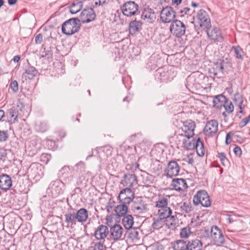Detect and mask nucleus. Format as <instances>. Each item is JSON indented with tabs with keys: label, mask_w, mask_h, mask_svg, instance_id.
<instances>
[{
	"label": "nucleus",
	"mask_w": 250,
	"mask_h": 250,
	"mask_svg": "<svg viewBox=\"0 0 250 250\" xmlns=\"http://www.w3.org/2000/svg\"><path fill=\"white\" fill-rule=\"evenodd\" d=\"M106 247L104 242L100 241L96 243L92 247V250H103Z\"/></svg>",
	"instance_id": "ea45409f"
},
{
	"label": "nucleus",
	"mask_w": 250,
	"mask_h": 250,
	"mask_svg": "<svg viewBox=\"0 0 250 250\" xmlns=\"http://www.w3.org/2000/svg\"><path fill=\"white\" fill-rule=\"evenodd\" d=\"M186 26L181 21L176 20L171 23L170 26V32L176 37H181L185 34Z\"/></svg>",
	"instance_id": "20e7f679"
},
{
	"label": "nucleus",
	"mask_w": 250,
	"mask_h": 250,
	"mask_svg": "<svg viewBox=\"0 0 250 250\" xmlns=\"http://www.w3.org/2000/svg\"><path fill=\"white\" fill-rule=\"evenodd\" d=\"M195 128V124L193 121L191 120L185 121L183 123V126L182 127V131L183 132L179 135L181 136H185L187 138L189 139L194 135Z\"/></svg>",
	"instance_id": "423d86ee"
},
{
	"label": "nucleus",
	"mask_w": 250,
	"mask_h": 250,
	"mask_svg": "<svg viewBox=\"0 0 250 250\" xmlns=\"http://www.w3.org/2000/svg\"><path fill=\"white\" fill-rule=\"evenodd\" d=\"M224 63L222 62H217L214 64L212 69L210 70V75L217 78H220L223 74Z\"/></svg>",
	"instance_id": "412c9836"
},
{
	"label": "nucleus",
	"mask_w": 250,
	"mask_h": 250,
	"mask_svg": "<svg viewBox=\"0 0 250 250\" xmlns=\"http://www.w3.org/2000/svg\"><path fill=\"white\" fill-rule=\"evenodd\" d=\"M211 237L217 246H220L225 241L224 236L221 230L217 227L213 226L210 230Z\"/></svg>",
	"instance_id": "9d476101"
},
{
	"label": "nucleus",
	"mask_w": 250,
	"mask_h": 250,
	"mask_svg": "<svg viewBox=\"0 0 250 250\" xmlns=\"http://www.w3.org/2000/svg\"><path fill=\"white\" fill-rule=\"evenodd\" d=\"M185 160L191 165H193L194 162V159L192 158L189 157H187L186 158H185Z\"/></svg>",
	"instance_id": "5fc2aeb1"
},
{
	"label": "nucleus",
	"mask_w": 250,
	"mask_h": 250,
	"mask_svg": "<svg viewBox=\"0 0 250 250\" xmlns=\"http://www.w3.org/2000/svg\"><path fill=\"white\" fill-rule=\"evenodd\" d=\"M96 15L93 9L92 8H87L83 10L79 20L83 23H88L93 21Z\"/></svg>",
	"instance_id": "ddd939ff"
},
{
	"label": "nucleus",
	"mask_w": 250,
	"mask_h": 250,
	"mask_svg": "<svg viewBox=\"0 0 250 250\" xmlns=\"http://www.w3.org/2000/svg\"><path fill=\"white\" fill-rule=\"evenodd\" d=\"M150 171L156 175H159L162 171V164L158 160H155L150 166Z\"/></svg>",
	"instance_id": "393cba45"
},
{
	"label": "nucleus",
	"mask_w": 250,
	"mask_h": 250,
	"mask_svg": "<svg viewBox=\"0 0 250 250\" xmlns=\"http://www.w3.org/2000/svg\"><path fill=\"white\" fill-rule=\"evenodd\" d=\"M8 137V134L6 131H1V141H6Z\"/></svg>",
	"instance_id": "603ef678"
},
{
	"label": "nucleus",
	"mask_w": 250,
	"mask_h": 250,
	"mask_svg": "<svg viewBox=\"0 0 250 250\" xmlns=\"http://www.w3.org/2000/svg\"><path fill=\"white\" fill-rule=\"evenodd\" d=\"M223 106L225 108L226 112L228 113H231L234 110V106L231 102L227 100Z\"/></svg>",
	"instance_id": "58836bf2"
},
{
	"label": "nucleus",
	"mask_w": 250,
	"mask_h": 250,
	"mask_svg": "<svg viewBox=\"0 0 250 250\" xmlns=\"http://www.w3.org/2000/svg\"><path fill=\"white\" fill-rule=\"evenodd\" d=\"M77 220L81 223L85 222L88 218V211L84 208H81L75 213Z\"/></svg>",
	"instance_id": "b1692460"
},
{
	"label": "nucleus",
	"mask_w": 250,
	"mask_h": 250,
	"mask_svg": "<svg viewBox=\"0 0 250 250\" xmlns=\"http://www.w3.org/2000/svg\"><path fill=\"white\" fill-rule=\"evenodd\" d=\"M202 248L203 244L198 239L188 241L187 243V250H202Z\"/></svg>",
	"instance_id": "5701e85b"
},
{
	"label": "nucleus",
	"mask_w": 250,
	"mask_h": 250,
	"mask_svg": "<svg viewBox=\"0 0 250 250\" xmlns=\"http://www.w3.org/2000/svg\"><path fill=\"white\" fill-rule=\"evenodd\" d=\"M9 114L11 116V118H14V120H16L18 116V114L16 110L10 109L9 110Z\"/></svg>",
	"instance_id": "de8ad7c7"
},
{
	"label": "nucleus",
	"mask_w": 250,
	"mask_h": 250,
	"mask_svg": "<svg viewBox=\"0 0 250 250\" xmlns=\"http://www.w3.org/2000/svg\"><path fill=\"white\" fill-rule=\"evenodd\" d=\"M80 20L77 18L69 19L65 21L62 25V32L70 35L77 32L80 28Z\"/></svg>",
	"instance_id": "f03ea898"
},
{
	"label": "nucleus",
	"mask_w": 250,
	"mask_h": 250,
	"mask_svg": "<svg viewBox=\"0 0 250 250\" xmlns=\"http://www.w3.org/2000/svg\"><path fill=\"white\" fill-rule=\"evenodd\" d=\"M180 207L183 213H189L192 210V205L189 202H185L181 204Z\"/></svg>",
	"instance_id": "e433bc0d"
},
{
	"label": "nucleus",
	"mask_w": 250,
	"mask_h": 250,
	"mask_svg": "<svg viewBox=\"0 0 250 250\" xmlns=\"http://www.w3.org/2000/svg\"><path fill=\"white\" fill-rule=\"evenodd\" d=\"M172 3L178 5L181 3L182 0H172Z\"/></svg>",
	"instance_id": "680f3d73"
},
{
	"label": "nucleus",
	"mask_w": 250,
	"mask_h": 250,
	"mask_svg": "<svg viewBox=\"0 0 250 250\" xmlns=\"http://www.w3.org/2000/svg\"><path fill=\"white\" fill-rule=\"evenodd\" d=\"M83 3L82 1L73 2L70 7V12L72 14L79 12L83 8Z\"/></svg>",
	"instance_id": "72a5a7b5"
},
{
	"label": "nucleus",
	"mask_w": 250,
	"mask_h": 250,
	"mask_svg": "<svg viewBox=\"0 0 250 250\" xmlns=\"http://www.w3.org/2000/svg\"><path fill=\"white\" fill-rule=\"evenodd\" d=\"M180 169V167L176 161H170L165 169V174L171 178L176 176L179 173Z\"/></svg>",
	"instance_id": "9b49d317"
},
{
	"label": "nucleus",
	"mask_w": 250,
	"mask_h": 250,
	"mask_svg": "<svg viewBox=\"0 0 250 250\" xmlns=\"http://www.w3.org/2000/svg\"><path fill=\"white\" fill-rule=\"evenodd\" d=\"M233 152L236 156L240 157L242 154V150L239 146H235L233 149Z\"/></svg>",
	"instance_id": "8fccbe9b"
},
{
	"label": "nucleus",
	"mask_w": 250,
	"mask_h": 250,
	"mask_svg": "<svg viewBox=\"0 0 250 250\" xmlns=\"http://www.w3.org/2000/svg\"><path fill=\"white\" fill-rule=\"evenodd\" d=\"M106 3V0H94L93 6H103Z\"/></svg>",
	"instance_id": "49530a36"
},
{
	"label": "nucleus",
	"mask_w": 250,
	"mask_h": 250,
	"mask_svg": "<svg viewBox=\"0 0 250 250\" xmlns=\"http://www.w3.org/2000/svg\"><path fill=\"white\" fill-rule=\"evenodd\" d=\"M138 10V5L134 1H127L121 7L123 14L128 17L136 15Z\"/></svg>",
	"instance_id": "0eeeda50"
},
{
	"label": "nucleus",
	"mask_w": 250,
	"mask_h": 250,
	"mask_svg": "<svg viewBox=\"0 0 250 250\" xmlns=\"http://www.w3.org/2000/svg\"><path fill=\"white\" fill-rule=\"evenodd\" d=\"M17 106L21 111H22L24 108L23 104L20 101H19L17 103Z\"/></svg>",
	"instance_id": "6e6d98bb"
},
{
	"label": "nucleus",
	"mask_w": 250,
	"mask_h": 250,
	"mask_svg": "<svg viewBox=\"0 0 250 250\" xmlns=\"http://www.w3.org/2000/svg\"><path fill=\"white\" fill-rule=\"evenodd\" d=\"M190 9L188 7H185L183 9L180 10V12L182 14L181 16H184V14H188Z\"/></svg>",
	"instance_id": "864d4df0"
},
{
	"label": "nucleus",
	"mask_w": 250,
	"mask_h": 250,
	"mask_svg": "<svg viewBox=\"0 0 250 250\" xmlns=\"http://www.w3.org/2000/svg\"><path fill=\"white\" fill-rule=\"evenodd\" d=\"M131 209L132 212L137 214H144L148 211V205L141 197H138L132 202Z\"/></svg>",
	"instance_id": "f257e3e1"
},
{
	"label": "nucleus",
	"mask_w": 250,
	"mask_h": 250,
	"mask_svg": "<svg viewBox=\"0 0 250 250\" xmlns=\"http://www.w3.org/2000/svg\"><path fill=\"white\" fill-rule=\"evenodd\" d=\"M172 213V210L169 207H166L165 208H160L158 210V214L159 215V217L161 219H164L170 215Z\"/></svg>",
	"instance_id": "c756f323"
},
{
	"label": "nucleus",
	"mask_w": 250,
	"mask_h": 250,
	"mask_svg": "<svg viewBox=\"0 0 250 250\" xmlns=\"http://www.w3.org/2000/svg\"><path fill=\"white\" fill-rule=\"evenodd\" d=\"M111 239L114 241L121 239L124 233V229L120 225H115L109 230Z\"/></svg>",
	"instance_id": "dca6fc26"
},
{
	"label": "nucleus",
	"mask_w": 250,
	"mask_h": 250,
	"mask_svg": "<svg viewBox=\"0 0 250 250\" xmlns=\"http://www.w3.org/2000/svg\"><path fill=\"white\" fill-rule=\"evenodd\" d=\"M218 123L215 120H212L207 122L204 129V133L208 136H214L218 131Z\"/></svg>",
	"instance_id": "4468645a"
},
{
	"label": "nucleus",
	"mask_w": 250,
	"mask_h": 250,
	"mask_svg": "<svg viewBox=\"0 0 250 250\" xmlns=\"http://www.w3.org/2000/svg\"><path fill=\"white\" fill-rule=\"evenodd\" d=\"M127 204L121 203L118 205L115 208V212L119 216H125L128 211Z\"/></svg>",
	"instance_id": "473e14b6"
},
{
	"label": "nucleus",
	"mask_w": 250,
	"mask_h": 250,
	"mask_svg": "<svg viewBox=\"0 0 250 250\" xmlns=\"http://www.w3.org/2000/svg\"><path fill=\"white\" fill-rule=\"evenodd\" d=\"M201 231L203 233H206L207 234V235H208V231L206 229L201 230Z\"/></svg>",
	"instance_id": "774afa93"
},
{
	"label": "nucleus",
	"mask_w": 250,
	"mask_h": 250,
	"mask_svg": "<svg viewBox=\"0 0 250 250\" xmlns=\"http://www.w3.org/2000/svg\"><path fill=\"white\" fill-rule=\"evenodd\" d=\"M206 29L208 38L211 40L219 42L223 41V38L218 28L210 26Z\"/></svg>",
	"instance_id": "f8f14e48"
},
{
	"label": "nucleus",
	"mask_w": 250,
	"mask_h": 250,
	"mask_svg": "<svg viewBox=\"0 0 250 250\" xmlns=\"http://www.w3.org/2000/svg\"><path fill=\"white\" fill-rule=\"evenodd\" d=\"M12 185L11 177L7 174H3L1 175V189L7 190L9 189Z\"/></svg>",
	"instance_id": "4be33fe9"
},
{
	"label": "nucleus",
	"mask_w": 250,
	"mask_h": 250,
	"mask_svg": "<svg viewBox=\"0 0 250 250\" xmlns=\"http://www.w3.org/2000/svg\"><path fill=\"white\" fill-rule=\"evenodd\" d=\"M26 77L32 80L38 74V71L34 67L29 65L25 70Z\"/></svg>",
	"instance_id": "2f4dec72"
},
{
	"label": "nucleus",
	"mask_w": 250,
	"mask_h": 250,
	"mask_svg": "<svg viewBox=\"0 0 250 250\" xmlns=\"http://www.w3.org/2000/svg\"><path fill=\"white\" fill-rule=\"evenodd\" d=\"M250 121V115L242 120V121L240 123V126L241 127L244 126L246 125Z\"/></svg>",
	"instance_id": "09e8293b"
},
{
	"label": "nucleus",
	"mask_w": 250,
	"mask_h": 250,
	"mask_svg": "<svg viewBox=\"0 0 250 250\" xmlns=\"http://www.w3.org/2000/svg\"><path fill=\"white\" fill-rule=\"evenodd\" d=\"M7 250H16V247L14 245L10 246Z\"/></svg>",
	"instance_id": "69168bd1"
},
{
	"label": "nucleus",
	"mask_w": 250,
	"mask_h": 250,
	"mask_svg": "<svg viewBox=\"0 0 250 250\" xmlns=\"http://www.w3.org/2000/svg\"><path fill=\"white\" fill-rule=\"evenodd\" d=\"M230 132L228 133L226 137V143L227 145H229L230 143V141H229V139L230 138Z\"/></svg>",
	"instance_id": "13d9d810"
},
{
	"label": "nucleus",
	"mask_w": 250,
	"mask_h": 250,
	"mask_svg": "<svg viewBox=\"0 0 250 250\" xmlns=\"http://www.w3.org/2000/svg\"><path fill=\"white\" fill-rule=\"evenodd\" d=\"M141 19L147 22L152 23L156 19V15L152 9H145L141 15Z\"/></svg>",
	"instance_id": "6ab92c4d"
},
{
	"label": "nucleus",
	"mask_w": 250,
	"mask_h": 250,
	"mask_svg": "<svg viewBox=\"0 0 250 250\" xmlns=\"http://www.w3.org/2000/svg\"><path fill=\"white\" fill-rule=\"evenodd\" d=\"M168 199L167 197L160 198L158 201L155 202V207L160 208H165L167 206Z\"/></svg>",
	"instance_id": "c9c22d12"
},
{
	"label": "nucleus",
	"mask_w": 250,
	"mask_h": 250,
	"mask_svg": "<svg viewBox=\"0 0 250 250\" xmlns=\"http://www.w3.org/2000/svg\"><path fill=\"white\" fill-rule=\"evenodd\" d=\"M195 147V145L194 143H189L188 145L187 146V148L188 149H191L194 148Z\"/></svg>",
	"instance_id": "bf43d9fd"
},
{
	"label": "nucleus",
	"mask_w": 250,
	"mask_h": 250,
	"mask_svg": "<svg viewBox=\"0 0 250 250\" xmlns=\"http://www.w3.org/2000/svg\"><path fill=\"white\" fill-rule=\"evenodd\" d=\"M195 147L196 149L197 153L200 156H202L204 155V145L202 142L201 141L200 138H198L196 141L195 144Z\"/></svg>",
	"instance_id": "f704fd0d"
},
{
	"label": "nucleus",
	"mask_w": 250,
	"mask_h": 250,
	"mask_svg": "<svg viewBox=\"0 0 250 250\" xmlns=\"http://www.w3.org/2000/svg\"><path fill=\"white\" fill-rule=\"evenodd\" d=\"M142 22L139 21L134 20L129 23V30L130 34L133 35L141 28Z\"/></svg>",
	"instance_id": "cd10ccee"
},
{
	"label": "nucleus",
	"mask_w": 250,
	"mask_h": 250,
	"mask_svg": "<svg viewBox=\"0 0 250 250\" xmlns=\"http://www.w3.org/2000/svg\"><path fill=\"white\" fill-rule=\"evenodd\" d=\"M191 5L193 7H197L198 6V4H197V3H196V2H192Z\"/></svg>",
	"instance_id": "338daca9"
},
{
	"label": "nucleus",
	"mask_w": 250,
	"mask_h": 250,
	"mask_svg": "<svg viewBox=\"0 0 250 250\" xmlns=\"http://www.w3.org/2000/svg\"><path fill=\"white\" fill-rule=\"evenodd\" d=\"M227 220L229 221V223H232V222H233V219H232V218L231 217L230 215H228V216Z\"/></svg>",
	"instance_id": "0e129e2a"
},
{
	"label": "nucleus",
	"mask_w": 250,
	"mask_h": 250,
	"mask_svg": "<svg viewBox=\"0 0 250 250\" xmlns=\"http://www.w3.org/2000/svg\"><path fill=\"white\" fill-rule=\"evenodd\" d=\"M17 1V0H8V3L10 5L15 4Z\"/></svg>",
	"instance_id": "e2e57ef3"
},
{
	"label": "nucleus",
	"mask_w": 250,
	"mask_h": 250,
	"mask_svg": "<svg viewBox=\"0 0 250 250\" xmlns=\"http://www.w3.org/2000/svg\"><path fill=\"white\" fill-rule=\"evenodd\" d=\"M166 219V225L168 228L171 229H174L177 226L178 218L176 216L169 215Z\"/></svg>",
	"instance_id": "a878e982"
},
{
	"label": "nucleus",
	"mask_w": 250,
	"mask_h": 250,
	"mask_svg": "<svg viewBox=\"0 0 250 250\" xmlns=\"http://www.w3.org/2000/svg\"><path fill=\"white\" fill-rule=\"evenodd\" d=\"M109 233L108 228L104 225H99L95 230L94 235L98 240H104Z\"/></svg>",
	"instance_id": "f3484780"
},
{
	"label": "nucleus",
	"mask_w": 250,
	"mask_h": 250,
	"mask_svg": "<svg viewBox=\"0 0 250 250\" xmlns=\"http://www.w3.org/2000/svg\"><path fill=\"white\" fill-rule=\"evenodd\" d=\"M191 234L190 228L189 227H186L181 229L180 233V237L184 239L188 238Z\"/></svg>",
	"instance_id": "4c0bfd02"
},
{
	"label": "nucleus",
	"mask_w": 250,
	"mask_h": 250,
	"mask_svg": "<svg viewBox=\"0 0 250 250\" xmlns=\"http://www.w3.org/2000/svg\"><path fill=\"white\" fill-rule=\"evenodd\" d=\"M35 42L36 44H40L42 41V35L39 34L35 37Z\"/></svg>",
	"instance_id": "3c124183"
},
{
	"label": "nucleus",
	"mask_w": 250,
	"mask_h": 250,
	"mask_svg": "<svg viewBox=\"0 0 250 250\" xmlns=\"http://www.w3.org/2000/svg\"><path fill=\"white\" fill-rule=\"evenodd\" d=\"M175 18V13L171 7H166L162 9L160 19L164 23L171 22Z\"/></svg>",
	"instance_id": "1a4fd4ad"
},
{
	"label": "nucleus",
	"mask_w": 250,
	"mask_h": 250,
	"mask_svg": "<svg viewBox=\"0 0 250 250\" xmlns=\"http://www.w3.org/2000/svg\"><path fill=\"white\" fill-rule=\"evenodd\" d=\"M65 222L66 224V227L68 228H73L76 224L77 219L75 216V212H69L64 214Z\"/></svg>",
	"instance_id": "aec40b11"
},
{
	"label": "nucleus",
	"mask_w": 250,
	"mask_h": 250,
	"mask_svg": "<svg viewBox=\"0 0 250 250\" xmlns=\"http://www.w3.org/2000/svg\"><path fill=\"white\" fill-rule=\"evenodd\" d=\"M10 87L12 91L16 93L19 89L18 83L16 81L12 82L10 83Z\"/></svg>",
	"instance_id": "a18cd8bd"
},
{
	"label": "nucleus",
	"mask_w": 250,
	"mask_h": 250,
	"mask_svg": "<svg viewBox=\"0 0 250 250\" xmlns=\"http://www.w3.org/2000/svg\"><path fill=\"white\" fill-rule=\"evenodd\" d=\"M172 245L174 250H187V243L184 240H176Z\"/></svg>",
	"instance_id": "c85d7f7f"
},
{
	"label": "nucleus",
	"mask_w": 250,
	"mask_h": 250,
	"mask_svg": "<svg viewBox=\"0 0 250 250\" xmlns=\"http://www.w3.org/2000/svg\"><path fill=\"white\" fill-rule=\"evenodd\" d=\"M122 223L126 229H131L134 224L133 217L129 214L125 215L122 220Z\"/></svg>",
	"instance_id": "7c9ffc66"
},
{
	"label": "nucleus",
	"mask_w": 250,
	"mask_h": 250,
	"mask_svg": "<svg viewBox=\"0 0 250 250\" xmlns=\"http://www.w3.org/2000/svg\"><path fill=\"white\" fill-rule=\"evenodd\" d=\"M193 202L195 205L201 204L205 207H208L211 204L208 194L205 190L198 191L194 196Z\"/></svg>",
	"instance_id": "7ed1b4c3"
},
{
	"label": "nucleus",
	"mask_w": 250,
	"mask_h": 250,
	"mask_svg": "<svg viewBox=\"0 0 250 250\" xmlns=\"http://www.w3.org/2000/svg\"><path fill=\"white\" fill-rule=\"evenodd\" d=\"M232 49H233L234 50L236 57L238 59H242V56L241 55V53L242 52V50L241 48L239 46H238L236 47L233 46Z\"/></svg>",
	"instance_id": "79ce46f5"
},
{
	"label": "nucleus",
	"mask_w": 250,
	"mask_h": 250,
	"mask_svg": "<svg viewBox=\"0 0 250 250\" xmlns=\"http://www.w3.org/2000/svg\"><path fill=\"white\" fill-rule=\"evenodd\" d=\"M171 186L177 191L184 190L188 188V185L185 179L175 178L172 181Z\"/></svg>",
	"instance_id": "a211bd4d"
},
{
	"label": "nucleus",
	"mask_w": 250,
	"mask_h": 250,
	"mask_svg": "<svg viewBox=\"0 0 250 250\" xmlns=\"http://www.w3.org/2000/svg\"><path fill=\"white\" fill-rule=\"evenodd\" d=\"M120 183L124 187L130 188L137 185V177L134 174H125L121 180Z\"/></svg>",
	"instance_id": "2eb2a0df"
},
{
	"label": "nucleus",
	"mask_w": 250,
	"mask_h": 250,
	"mask_svg": "<svg viewBox=\"0 0 250 250\" xmlns=\"http://www.w3.org/2000/svg\"><path fill=\"white\" fill-rule=\"evenodd\" d=\"M197 19L200 26L204 29L210 26V21L209 17L204 10L200 9L197 13Z\"/></svg>",
	"instance_id": "6e6552de"
},
{
	"label": "nucleus",
	"mask_w": 250,
	"mask_h": 250,
	"mask_svg": "<svg viewBox=\"0 0 250 250\" xmlns=\"http://www.w3.org/2000/svg\"><path fill=\"white\" fill-rule=\"evenodd\" d=\"M50 155L48 154H43L41 156V159L42 160L43 158H46L47 162L50 160Z\"/></svg>",
	"instance_id": "4d7b16f0"
},
{
	"label": "nucleus",
	"mask_w": 250,
	"mask_h": 250,
	"mask_svg": "<svg viewBox=\"0 0 250 250\" xmlns=\"http://www.w3.org/2000/svg\"><path fill=\"white\" fill-rule=\"evenodd\" d=\"M163 219H161L160 218V219H158L157 220H155L153 223L152 224V227L154 229H158L160 228H161L163 226Z\"/></svg>",
	"instance_id": "a19ab883"
},
{
	"label": "nucleus",
	"mask_w": 250,
	"mask_h": 250,
	"mask_svg": "<svg viewBox=\"0 0 250 250\" xmlns=\"http://www.w3.org/2000/svg\"><path fill=\"white\" fill-rule=\"evenodd\" d=\"M75 167H76V170L78 172H82L84 170L85 164L82 161L79 162L77 164H76Z\"/></svg>",
	"instance_id": "37998d69"
},
{
	"label": "nucleus",
	"mask_w": 250,
	"mask_h": 250,
	"mask_svg": "<svg viewBox=\"0 0 250 250\" xmlns=\"http://www.w3.org/2000/svg\"><path fill=\"white\" fill-rule=\"evenodd\" d=\"M134 192L128 188L121 190L118 197L121 203L129 204L135 199Z\"/></svg>",
	"instance_id": "39448f33"
},
{
	"label": "nucleus",
	"mask_w": 250,
	"mask_h": 250,
	"mask_svg": "<svg viewBox=\"0 0 250 250\" xmlns=\"http://www.w3.org/2000/svg\"><path fill=\"white\" fill-rule=\"evenodd\" d=\"M20 56L19 55H17V56H16L14 57V58L13 59V61L15 62H18L19 61H20Z\"/></svg>",
	"instance_id": "052dcab7"
},
{
	"label": "nucleus",
	"mask_w": 250,
	"mask_h": 250,
	"mask_svg": "<svg viewBox=\"0 0 250 250\" xmlns=\"http://www.w3.org/2000/svg\"><path fill=\"white\" fill-rule=\"evenodd\" d=\"M218 156L223 165L226 166L228 162V160L224 153H218Z\"/></svg>",
	"instance_id": "c03bdc74"
},
{
	"label": "nucleus",
	"mask_w": 250,
	"mask_h": 250,
	"mask_svg": "<svg viewBox=\"0 0 250 250\" xmlns=\"http://www.w3.org/2000/svg\"><path fill=\"white\" fill-rule=\"evenodd\" d=\"M227 101L226 97L222 95L216 96L213 101L214 106L217 108H221Z\"/></svg>",
	"instance_id": "bb28decb"
}]
</instances>
